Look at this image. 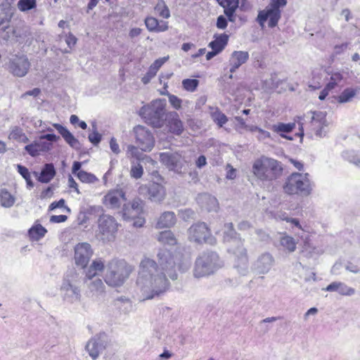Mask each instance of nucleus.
<instances>
[{"mask_svg": "<svg viewBox=\"0 0 360 360\" xmlns=\"http://www.w3.org/2000/svg\"><path fill=\"white\" fill-rule=\"evenodd\" d=\"M258 139L260 140V141H264L266 139H270L271 138V134L267 131H265L264 129H258Z\"/></svg>", "mask_w": 360, "mask_h": 360, "instance_id": "obj_64", "label": "nucleus"}, {"mask_svg": "<svg viewBox=\"0 0 360 360\" xmlns=\"http://www.w3.org/2000/svg\"><path fill=\"white\" fill-rule=\"evenodd\" d=\"M343 157L345 160L349 162L360 167V155L355 154L354 152H345L343 154Z\"/></svg>", "mask_w": 360, "mask_h": 360, "instance_id": "obj_49", "label": "nucleus"}, {"mask_svg": "<svg viewBox=\"0 0 360 360\" xmlns=\"http://www.w3.org/2000/svg\"><path fill=\"white\" fill-rule=\"evenodd\" d=\"M214 40L209 44V47L218 53H220L226 46L229 40V36L226 34L214 35Z\"/></svg>", "mask_w": 360, "mask_h": 360, "instance_id": "obj_32", "label": "nucleus"}, {"mask_svg": "<svg viewBox=\"0 0 360 360\" xmlns=\"http://www.w3.org/2000/svg\"><path fill=\"white\" fill-rule=\"evenodd\" d=\"M281 12L280 9H273L266 6L265 9L259 12L257 20L260 26L264 27V22L269 20V27H274L277 25L281 18Z\"/></svg>", "mask_w": 360, "mask_h": 360, "instance_id": "obj_17", "label": "nucleus"}, {"mask_svg": "<svg viewBox=\"0 0 360 360\" xmlns=\"http://www.w3.org/2000/svg\"><path fill=\"white\" fill-rule=\"evenodd\" d=\"M130 269L125 262L112 259L106 266L104 280L111 287H119L129 278Z\"/></svg>", "mask_w": 360, "mask_h": 360, "instance_id": "obj_6", "label": "nucleus"}, {"mask_svg": "<svg viewBox=\"0 0 360 360\" xmlns=\"http://www.w3.org/2000/svg\"><path fill=\"white\" fill-rule=\"evenodd\" d=\"M104 267L105 265L101 259L94 260L86 271V277L87 278H94V274H91V271L101 272L104 269Z\"/></svg>", "mask_w": 360, "mask_h": 360, "instance_id": "obj_40", "label": "nucleus"}, {"mask_svg": "<svg viewBox=\"0 0 360 360\" xmlns=\"http://www.w3.org/2000/svg\"><path fill=\"white\" fill-rule=\"evenodd\" d=\"M110 147L111 150L115 154H119L120 153L119 145L117 142V140L115 138H112L110 141Z\"/></svg>", "mask_w": 360, "mask_h": 360, "instance_id": "obj_61", "label": "nucleus"}, {"mask_svg": "<svg viewBox=\"0 0 360 360\" xmlns=\"http://www.w3.org/2000/svg\"><path fill=\"white\" fill-rule=\"evenodd\" d=\"M156 239L160 243L169 246L174 245L177 243V240L171 231H164L160 232L157 234Z\"/></svg>", "mask_w": 360, "mask_h": 360, "instance_id": "obj_33", "label": "nucleus"}, {"mask_svg": "<svg viewBox=\"0 0 360 360\" xmlns=\"http://www.w3.org/2000/svg\"><path fill=\"white\" fill-rule=\"evenodd\" d=\"M143 174V169L141 164L131 162V167L130 169V175L132 178L136 179H140Z\"/></svg>", "mask_w": 360, "mask_h": 360, "instance_id": "obj_45", "label": "nucleus"}, {"mask_svg": "<svg viewBox=\"0 0 360 360\" xmlns=\"http://www.w3.org/2000/svg\"><path fill=\"white\" fill-rule=\"evenodd\" d=\"M155 11L158 13L159 15L164 18H169L170 17V12L168 7L165 5V2L158 4L155 8Z\"/></svg>", "mask_w": 360, "mask_h": 360, "instance_id": "obj_47", "label": "nucleus"}, {"mask_svg": "<svg viewBox=\"0 0 360 360\" xmlns=\"http://www.w3.org/2000/svg\"><path fill=\"white\" fill-rule=\"evenodd\" d=\"M313 189V183L308 173H292L283 185V191L288 195L308 196Z\"/></svg>", "mask_w": 360, "mask_h": 360, "instance_id": "obj_5", "label": "nucleus"}, {"mask_svg": "<svg viewBox=\"0 0 360 360\" xmlns=\"http://www.w3.org/2000/svg\"><path fill=\"white\" fill-rule=\"evenodd\" d=\"M56 171L52 164H46L42 169L38 180L42 183H49L55 176Z\"/></svg>", "mask_w": 360, "mask_h": 360, "instance_id": "obj_35", "label": "nucleus"}, {"mask_svg": "<svg viewBox=\"0 0 360 360\" xmlns=\"http://www.w3.org/2000/svg\"><path fill=\"white\" fill-rule=\"evenodd\" d=\"M15 202V198L6 190L0 191V203L4 207H11Z\"/></svg>", "mask_w": 360, "mask_h": 360, "instance_id": "obj_38", "label": "nucleus"}, {"mask_svg": "<svg viewBox=\"0 0 360 360\" xmlns=\"http://www.w3.org/2000/svg\"><path fill=\"white\" fill-rule=\"evenodd\" d=\"M169 102L176 110H179L181 107L182 100L175 95H169Z\"/></svg>", "mask_w": 360, "mask_h": 360, "instance_id": "obj_51", "label": "nucleus"}, {"mask_svg": "<svg viewBox=\"0 0 360 360\" xmlns=\"http://www.w3.org/2000/svg\"><path fill=\"white\" fill-rule=\"evenodd\" d=\"M281 164L276 160L262 158L257 160L252 166L254 175L262 181H271L278 179L282 174Z\"/></svg>", "mask_w": 360, "mask_h": 360, "instance_id": "obj_3", "label": "nucleus"}, {"mask_svg": "<svg viewBox=\"0 0 360 360\" xmlns=\"http://www.w3.org/2000/svg\"><path fill=\"white\" fill-rule=\"evenodd\" d=\"M197 202L202 209L208 212L217 211L218 208V201L217 198L207 193L198 195L197 197Z\"/></svg>", "mask_w": 360, "mask_h": 360, "instance_id": "obj_23", "label": "nucleus"}, {"mask_svg": "<svg viewBox=\"0 0 360 360\" xmlns=\"http://www.w3.org/2000/svg\"><path fill=\"white\" fill-rule=\"evenodd\" d=\"M295 122H277L276 124H272L270 129L274 132L279 134L281 137L292 141L293 140V138L292 136H288L287 134L291 132L294 129H295Z\"/></svg>", "mask_w": 360, "mask_h": 360, "instance_id": "obj_25", "label": "nucleus"}, {"mask_svg": "<svg viewBox=\"0 0 360 360\" xmlns=\"http://www.w3.org/2000/svg\"><path fill=\"white\" fill-rule=\"evenodd\" d=\"M79 284V279L77 273L72 272L67 275L60 287V294L65 302L72 304L80 300L81 293Z\"/></svg>", "mask_w": 360, "mask_h": 360, "instance_id": "obj_9", "label": "nucleus"}, {"mask_svg": "<svg viewBox=\"0 0 360 360\" xmlns=\"http://www.w3.org/2000/svg\"><path fill=\"white\" fill-rule=\"evenodd\" d=\"M198 80L195 79H186L182 81L183 87L188 91H193L198 85Z\"/></svg>", "mask_w": 360, "mask_h": 360, "instance_id": "obj_48", "label": "nucleus"}, {"mask_svg": "<svg viewBox=\"0 0 360 360\" xmlns=\"http://www.w3.org/2000/svg\"><path fill=\"white\" fill-rule=\"evenodd\" d=\"M30 63L26 56H15L11 59L9 65L10 72L16 77H24L30 69Z\"/></svg>", "mask_w": 360, "mask_h": 360, "instance_id": "obj_19", "label": "nucleus"}, {"mask_svg": "<svg viewBox=\"0 0 360 360\" xmlns=\"http://www.w3.org/2000/svg\"><path fill=\"white\" fill-rule=\"evenodd\" d=\"M168 57H163L159 59H157L154 61L153 64L150 66V69L152 70L154 72L157 73L160 68L167 60Z\"/></svg>", "mask_w": 360, "mask_h": 360, "instance_id": "obj_52", "label": "nucleus"}, {"mask_svg": "<svg viewBox=\"0 0 360 360\" xmlns=\"http://www.w3.org/2000/svg\"><path fill=\"white\" fill-rule=\"evenodd\" d=\"M217 27L219 29H225L227 27V20L223 15H219L217 20Z\"/></svg>", "mask_w": 360, "mask_h": 360, "instance_id": "obj_59", "label": "nucleus"}, {"mask_svg": "<svg viewBox=\"0 0 360 360\" xmlns=\"http://www.w3.org/2000/svg\"><path fill=\"white\" fill-rule=\"evenodd\" d=\"M165 99H155L143 106L139 115L153 127L160 128L163 125L165 115Z\"/></svg>", "mask_w": 360, "mask_h": 360, "instance_id": "obj_7", "label": "nucleus"}, {"mask_svg": "<svg viewBox=\"0 0 360 360\" xmlns=\"http://www.w3.org/2000/svg\"><path fill=\"white\" fill-rule=\"evenodd\" d=\"M104 348V342L96 337L91 339L86 345V349L93 359H96Z\"/></svg>", "mask_w": 360, "mask_h": 360, "instance_id": "obj_27", "label": "nucleus"}, {"mask_svg": "<svg viewBox=\"0 0 360 360\" xmlns=\"http://www.w3.org/2000/svg\"><path fill=\"white\" fill-rule=\"evenodd\" d=\"M167 125L169 131L176 135H180L184 131V125L179 115L176 112H171L167 115Z\"/></svg>", "mask_w": 360, "mask_h": 360, "instance_id": "obj_22", "label": "nucleus"}, {"mask_svg": "<svg viewBox=\"0 0 360 360\" xmlns=\"http://www.w3.org/2000/svg\"><path fill=\"white\" fill-rule=\"evenodd\" d=\"M136 142L142 151H150L155 145L154 138L146 127L138 125L134 129Z\"/></svg>", "mask_w": 360, "mask_h": 360, "instance_id": "obj_10", "label": "nucleus"}, {"mask_svg": "<svg viewBox=\"0 0 360 360\" xmlns=\"http://www.w3.org/2000/svg\"><path fill=\"white\" fill-rule=\"evenodd\" d=\"M58 207H64L65 209L67 210L68 212H70V208L65 205V200L63 199H60L58 202H53L49 206V209L51 210H53Z\"/></svg>", "mask_w": 360, "mask_h": 360, "instance_id": "obj_58", "label": "nucleus"}, {"mask_svg": "<svg viewBox=\"0 0 360 360\" xmlns=\"http://www.w3.org/2000/svg\"><path fill=\"white\" fill-rule=\"evenodd\" d=\"M18 171V172L22 175V176L25 179H29V176H30V173L29 172L28 169L20 165H17Z\"/></svg>", "mask_w": 360, "mask_h": 360, "instance_id": "obj_62", "label": "nucleus"}, {"mask_svg": "<svg viewBox=\"0 0 360 360\" xmlns=\"http://www.w3.org/2000/svg\"><path fill=\"white\" fill-rule=\"evenodd\" d=\"M89 140L93 144L96 145L101 141V135L98 132H97L96 130H94L92 133H91L89 135Z\"/></svg>", "mask_w": 360, "mask_h": 360, "instance_id": "obj_57", "label": "nucleus"}, {"mask_svg": "<svg viewBox=\"0 0 360 360\" xmlns=\"http://www.w3.org/2000/svg\"><path fill=\"white\" fill-rule=\"evenodd\" d=\"M156 73L149 68L148 72L142 77L141 81L146 84L155 76Z\"/></svg>", "mask_w": 360, "mask_h": 360, "instance_id": "obj_60", "label": "nucleus"}, {"mask_svg": "<svg viewBox=\"0 0 360 360\" xmlns=\"http://www.w3.org/2000/svg\"><path fill=\"white\" fill-rule=\"evenodd\" d=\"M248 58L249 53L247 51H233L229 59L230 72H234L240 65L245 63Z\"/></svg>", "mask_w": 360, "mask_h": 360, "instance_id": "obj_24", "label": "nucleus"}, {"mask_svg": "<svg viewBox=\"0 0 360 360\" xmlns=\"http://www.w3.org/2000/svg\"><path fill=\"white\" fill-rule=\"evenodd\" d=\"M157 257L158 264L153 259L145 257L139 264L136 285L137 293L143 300L164 294L169 287L166 274L176 280V271L184 272L190 266L188 258L179 251L172 252L160 250Z\"/></svg>", "mask_w": 360, "mask_h": 360, "instance_id": "obj_1", "label": "nucleus"}, {"mask_svg": "<svg viewBox=\"0 0 360 360\" xmlns=\"http://www.w3.org/2000/svg\"><path fill=\"white\" fill-rule=\"evenodd\" d=\"M9 139L16 140L22 143H26L28 141V138L25 134L22 129L19 127H15L12 129L9 134Z\"/></svg>", "mask_w": 360, "mask_h": 360, "instance_id": "obj_42", "label": "nucleus"}, {"mask_svg": "<svg viewBox=\"0 0 360 360\" xmlns=\"http://www.w3.org/2000/svg\"><path fill=\"white\" fill-rule=\"evenodd\" d=\"M93 255L91 245L87 243H78L75 247V260L77 266L82 268L86 266Z\"/></svg>", "mask_w": 360, "mask_h": 360, "instance_id": "obj_16", "label": "nucleus"}, {"mask_svg": "<svg viewBox=\"0 0 360 360\" xmlns=\"http://www.w3.org/2000/svg\"><path fill=\"white\" fill-rule=\"evenodd\" d=\"M87 286L86 294L96 300L103 298L105 295V286L100 278H87L86 280Z\"/></svg>", "mask_w": 360, "mask_h": 360, "instance_id": "obj_20", "label": "nucleus"}, {"mask_svg": "<svg viewBox=\"0 0 360 360\" xmlns=\"http://www.w3.org/2000/svg\"><path fill=\"white\" fill-rule=\"evenodd\" d=\"M46 233V229L41 224H37L29 230L30 236L35 240H38L44 237Z\"/></svg>", "mask_w": 360, "mask_h": 360, "instance_id": "obj_41", "label": "nucleus"}, {"mask_svg": "<svg viewBox=\"0 0 360 360\" xmlns=\"http://www.w3.org/2000/svg\"><path fill=\"white\" fill-rule=\"evenodd\" d=\"M36 6V0H20L18 3V7L21 11H27Z\"/></svg>", "mask_w": 360, "mask_h": 360, "instance_id": "obj_46", "label": "nucleus"}, {"mask_svg": "<svg viewBox=\"0 0 360 360\" xmlns=\"http://www.w3.org/2000/svg\"><path fill=\"white\" fill-rule=\"evenodd\" d=\"M139 192L141 195L148 193L150 200L159 203L165 199L167 195L165 186L155 182L149 186L141 185L139 188Z\"/></svg>", "mask_w": 360, "mask_h": 360, "instance_id": "obj_12", "label": "nucleus"}, {"mask_svg": "<svg viewBox=\"0 0 360 360\" xmlns=\"http://www.w3.org/2000/svg\"><path fill=\"white\" fill-rule=\"evenodd\" d=\"M126 200L124 192L121 189L109 191L103 198V204L108 209H117Z\"/></svg>", "mask_w": 360, "mask_h": 360, "instance_id": "obj_18", "label": "nucleus"}, {"mask_svg": "<svg viewBox=\"0 0 360 360\" xmlns=\"http://www.w3.org/2000/svg\"><path fill=\"white\" fill-rule=\"evenodd\" d=\"M330 122L326 117L324 112H313L311 120V128L314 131L316 136L323 137L328 131V127Z\"/></svg>", "mask_w": 360, "mask_h": 360, "instance_id": "obj_13", "label": "nucleus"}, {"mask_svg": "<svg viewBox=\"0 0 360 360\" xmlns=\"http://www.w3.org/2000/svg\"><path fill=\"white\" fill-rule=\"evenodd\" d=\"M286 3V0H271V3L268 7L273 9H280L281 7H284Z\"/></svg>", "mask_w": 360, "mask_h": 360, "instance_id": "obj_56", "label": "nucleus"}, {"mask_svg": "<svg viewBox=\"0 0 360 360\" xmlns=\"http://www.w3.org/2000/svg\"><path fill=\"white\" fill-rule=\"evenodd\" d=\"M224 241L227 245L228 251L236 255L235 268L238 273L245 276L249 273V262L247 249L238 234L233 229L232 223L224 225Z\"/></svg>", "mask_w": 360, "mask_h": 360, "instance_id": "obj_2", "label": "nucleus"}, {"mask_svg": "<svg viewBox=\"0 0 360 360\" xmlns=\"http://www.w3.org/2000/svg\"><path fill=\"white\" fill-rule=\"evenodd\" d=\"M145 25L150 32H165L168 30L167 22H159L155 18L148 17L145 19Z\"/></svg>", "mask_w": 360, "mask_h": 360, "instance_id": "obj_30", "label": "nucleus"}, {"mask_svg": "<svg viewBox=\"0 0 360 360\" xmlns=\"http://www.w3.org/2000/svg\"><path fill=\"white\" fill-rule=\"evenodd\" d=\"M279 243L288 252H293L296 250L297 243L292 236L283 234L280 237Z\"/></svg>", "mask_w": 360, "mask_h": 360, "instance_id": "obj_34", "label": "nucleus"}, {"mask_svg": "<svg viewBox=\"0 0 360 360\" xmlns=\"http://www.w3.org/2000/svg\"><path fill=\"white\" fill-rule=\"evenodd\" d=\"M220 5L224 8V14L230 22L236 20L235 12L239 6V0H218Z\"/></svg>", "mask_w": 360, "mask_h": 360, "instance_id": "obj_28", "label": "nucleus"}, {"mask_svg": "<svg viewBox=\"0 0 360 360\" xmlns=\"http://www.w3.org/2000/svg\"><path fill=\"white\" fill-rule=\"evenodd\" d=\"M12 13L11 8L8 6L5 12L0 14V25L8 21L12 16Z\"/></svg>", "mask_w": 360, "mask_h": 360, "instance_id": "obj_53", "label": "nucleus"}, {"mask_svg": "<svg viewBox=\"0 0 360 360\" xmlns=\"http://www.w3.org/2000/svg\"><path fill=\"white\" fill-rule=\"evenodd\" d=\"M274 262L273 255L268 252H265L257 257L252 264L251 269L256 274H266L274 266Z\"/></svg>", "mask_w": 360, "mask_h": 360, "instance_id": "obj_11", "label": "nucleus"}, {"mask_svg": "<svg viewBox=\"0 0 360 360\" xmlns=\"http://www.w3.org/2000/svg\"><path fill=\"white\" fill-rule=\"evenodd\" d=\"M68 217L65 215H53L50 218V221L53 223L64 222L67 220Z\"/></svg>", "mask_w": 360, "mask_h": 360, "instance_id": "obj_63", "label": "nucleus"}, {"mask_svg": "<svg viewBox=\"0 0 360 360\" xmlns=\"http://www.w3.org/2000/svg\"><path fill=\"white\" fill-rule=\"evenodd\" d=\"M53 127L71 147L76 149L79 148L80 144L79 141L65 127L59 124H54Z\"/></svg>", "mask_w": 360, "mask_h": 360, "instance_id": "obj_31", "label": "nucleus"}, {"mask_svg": "<svg viewBox=\"0 0 360 360\" xmlns=\"http://www.w3.org/2000/svg\"><path fill=\"white\" fill-rule=\"evenodd\" d=\"M210 115L219 127H223L228 121L227 117L218 108H210Z\"/></svg>", "mask_w": 360, "mask_h": 360, "instance_id": "obj_37", "label": "nucleus"}, {"mask_svg": "<svg viewBox=\"0 0 360 360\" xmlns=\"http://www.w3.org/2000/svg\"><path fill=\"white\" fill-rule=\"evenodd\" d=\"M160 160L169 170L178 174L182 172L184 160L180 154L177 153H160Z\"/></svg>", "mask_w": 360, "mask_h": 360, "instance_id": "obj_15", "label": "nucleus"}, {"mask_svg": "<svg viewBox=\"0 0 360 360\" xmlns=\"http://www.w3.org/2000/svg\"><path fill=\"white\" fill-rule=\"evenodd\" d=\"M143 202L139 198H135L129 203H125L122 208V215L125 219L139 217L143 212Z\"/></svg>", "mask_w": 360, "mask_h": 360, "instance_id": "obj_21", "label": "nucleus"}, {"mask_svg": "<svg viewBox=\"0 0 360 360\" xmlns=\"http://www.w3.org/2000/svg\"><path fill=\"white\" fill-rule=\"evenodd\" d=\"M343 76L340 72H332L330 75V78L329 82L327 84L326 86L328 89L330 90L335 89L339 84L342 81Z\"/></svg>", "mask_w": 360, "mask_h": 360, "instance_id": "obj_44", "label": "nucleus"}, {"mask_svg": "<svg viewBox=\"0 0 360 360\" xmlns=\"http://www.w3.org/2000/svg\"><path fill=\"white\" fill-rule=\"evenodd\" d=\"M188 238L198 243L202 242L212 243L213 239L210 238V232L205 223L193 224L188 229Z\"/></svg>", "mask_w": 360, "mask_h": 360, "instance_id": "obj_14", "label": "nucleus"}, {"mask_svg": "<svg viewBox=\"0 0 360 360\" xmlns=\"http://www.w3.org/2000/svg\"><path fill=\"white\" fill-rule=\"evenodd\" d=\"M357 89L347 88L345 89L337 98V101L340 103L350 102L356 95Z\"/></svg>", "mask_w": 360, "mask_h": 360, "instance_id": "obj_39", "label": "nucleus"}, {"mask_svg": "<svg viewBox=\"0 0 360 360\" xmlns=\"http://www.w3.org/2000/svg\"><path fill=\"white\" fill-rule=\"evenodd\" d=\"M127 156L128 158H130V159L134 158L137 160H141L146 159L147 160H148L153 163L154 162V161L151 158H150L149 157L143 154V153L141 151H140L137 147H136L133 145L127 146Z\"/></svg>", "mask_w": 360, "mask_h": 360, "instance_id": "obj_36", "label": "nucleus"}, {"mask_svg": "<svg viewBox=\"0 0 360 360\" xmlns=\"http://www.w3.org/2000/svg\"><path fill=\"white\" fill-rule=\"evenodd\" d=\"M51 143L46 142V141H43L41 138L38 141H36L31 144L27 145L25 147L26 151L31 156H37L40 154L41 152H46L50 150Z\"/></svg>", "mask_w": 360, "mask_h": 360, "instance_id": "obj_26", "label": "nucleus"}, {"mask_svg": "<svg viewBox=\"0 0 360 360\" xmlns=\"http://www.w3.org/2000/svg\"><path fill=\"white\" fill-rule=\"evenodd\" d=\"M338 292L342 295H352L355 292V290L351 287L347 286L344 283H340V285L338 286Z\"/></svg>", "mask_w": 360, "mask_h": 360, "instance_id": "obj_50", "label": "nucleus"}, {"mask_svg": "<svg viewBox=\"0 0 360 360\" xmlns=\"http://www.w3.org/2000/svg\"><path fill=\"white\" fill-rule=\"evenodd\" d=\"M226 177L228 179L233 180L236 179L237 175L236 169H234L230 164H227L226 166Z\"/></svg>", "mask_w": 360, "mask_h": 360, "instance_id": "obj_54", "label": "nucleus"}, {"mask_svg": "<svg viewBox=\"0 0 360 360\" xmlns=\"http://www.w3.org/2000/svg\"><path fill=\"white\" fill-rule=\"evenodd\" d=\"M316 251V248L312 247L309 242H305L303 248L302 252L306 253V256L312 257L313 253Z\"/></svg>", "mask_w": 360, "mask_h": 360, "instance_id": "obj_55", "label": "nucleus"}, {"mask_svg": "<svg viewBox=\"0 0 360 360\" xmlns=\"http://www.w3.org/2000/svg\"><path fill=\"white\" fill-rule=\"evenodd\" d=\"M97 224L96 238L103 243L113 241L118 228L115 219L108 214H102L98 219Z\"/></svg>", "mask_w": 360, "mask_h": 360, "instance_id": "obj_8", "label": "nucleus"}, {"mask_svg": "<svg viewBox=\"0 0 360 360\" xmlns=\"http://www.w3.org/2000/svg\"><path fill=\"white\" fill-rule=\"evenodd\" d=\"M223 262L219 255L214 252H203L199 255L195 262L193 270V276L197 278L210 276L221 268Z\"/></svg>", "mask_w": 360, "mask_h": 360, "instance_id": "obj_4", "label": "nucleus"}, {"mask_svg": "<svg viewBox=\"0 0 360 360\" xmlns=\"http://www.w3.org/2000/svg\"><path fill=\"white\" fill-rule=\"evenodd\" d=\"M77 177L82 182L86 184H95L98 181V179L94 174L83 170L77 172Z\"/></svg>", "mask_w": 360, "mask_h": 360, "instance_id": "obj_43", "label": "nucleus"}, {"mask_svg": "<svg viewBox=\"0 0 360 360\" xmlns=\"http://www.w3.org/2000/svg\"><path fill=\"white\" fill-rule=\"evenodd\" d=\"M176 221V218L173 212H164L158 219L156 228L165 229L173 226Z\"/></svg>", "mask_w": 360, "mask_h": 360, "instance_id": "obj_29", "label": "nucleus"}]
</instances>
